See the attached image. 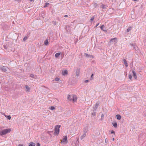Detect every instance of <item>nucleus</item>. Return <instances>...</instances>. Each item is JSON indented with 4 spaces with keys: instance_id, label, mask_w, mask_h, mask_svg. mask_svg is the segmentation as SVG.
Wrapping results in <instances>:
<instances>
[{
    "instance_id": "obj_29",
    "label": "nucleus",
    "mask_w": 146,
    "mask_h": 146,
    "mask_svg": "<svg viewBox=\"0 0 146 146\" xmlns=\"http://www.w3.org/2000/svg\"><path fill=\"white\" fill-rule=\"evenodd\" d=\"M98 6V4L97 3H94L93 4V7L94 8H96Z\"/></svg>"
},
{
    "instance_id": "obj_23",
    "label": "nucleus",
    "mask_w": 146,
    "mask_h": 146,
    "mask_svg": "<svg viewBox=\"0 0 146 146\" xmlns=\"http://www.w3.org/2000/svg\"><path fill=\"white\" fill-rule=\"evenodd\" d=\"M30 76L31 77L34 78H35L36 77V76H35L33 74H31L30 75Z\"/></svg>"
},
{
    "instance_id": "obj_13",
    "label": "nucleus",
    "mask_w": 146,
    "mask_h": 146,
    "mask_svg": "<svg viewBox=\"0 0 146 146\" xmlns=\"http://www.w3.org/2000/svg\"><path fill=\"white\" fill-rule=\"evenodd\" d=\"M132 73H133V76L134 78L135 79H137V77L136 74V73L134 71H133Z\"/></svg>"
},
{
    "instance_id": "obj_11",
    "label": "nucleus",
    "mask_w": 146,
    "mask_h": 146,
    "mask_svg": "<svg viewBox=\"0 0 146 146\" xmlns=\"http://www.w3.org/2000/svg\"><path fill=\"white\" fill-rule=\"evenodd\" d=\"M99 102H97L96 103V105H95V107H94V108L95 110H96L98 108V107L99 106Z\"/></svg>"
},
{
    "instance_id": "obj_38",
    "label": "nucleus",
    "mask_w": 146,
    "mask_h": 146,
    "mask_svg": "<svg viewBox=\"0 0 146 146\" xmlns=\"http://www.w3.org/2000/svg\"><path fill=\"white\" fill-rule=\"evenodd\" d=\"M108 142V140L107 138H106L105 141V143H107Z\"/></svg>"
},
{
    "instance_id": "obj_35",
    "label": "nucleus",
    "mask_w": 146,
    "mask_h": 146,
    "mask_svg": "<svg viewBox=\"0 0 146 146\" xmlns=\"http://www.w3.org/2000/svg\"><path fill=\"white\" fill-rule=\"evenodd\" d=\"M111 134H114V135H115V132L114 131L112 130L111 132Z\"/></svg>"
},
{
    "instance_id": "obj_8",
    "label": "nucleus",
    "mask_w": 146,
    "mask_h": 146,
    "mask_svg": "<svg viewBox=\"0 0 146 146\" xmlns=\"http://www.w3.org/2000/svg\"><path fill=\"white\" fill-rule=\"evenodd\" d=\"M80 69H77L76 70V76H79L80 74Z\"/></svg>"
},
{
    "instance_id": "obj_47",
    "label": "nucleus",
    "mask_w": 146,
    "mask_h": 146,
    "mask_svg": "<svg viewBox=\"0 0 146 146\" xmlns=\"http://www.w3.org/2000/svg\"><path fill=\"white\" fill-rule=\"evenodd\" d=\"M112 140H113V141H114V138H113V139H112Z\"/></svg>"
},
{
    "instance_id": "obj_40",
    "label": "nucleus",
    "mask_w": 146,
    "mask_h": 146,
    "mask_svg": "<svg viewBox=\"0 0 146 146\" xmlns=\"http://www.w3.org/2000/svg\"><path fill=\"white\" fill-rule=\"evenodd\" d=\"M36 146H40V144L38 143H37Z\"/></svg>"
},
{
    "instance_id": "obj_31",
    "label": "nucleus",
    "mask_w": 146,
    "mask_h": 146,
    "mask_svg": "<svg viewBox=\"0 0 146 146\" xmlns=\"http://www.w3.org/2000/svg\"><path fill=\"white\" fill-rule=\"evenodd\" d=\"M94 74H92L91 76V77L90 78V80H92L93 79V76H94Z\"/></svg>"
},
{
    "instance_id": "obj_20",
    "label": "nucleus",
    "mask_w": 146,
    "mask_h": 146,
    "mask_svg": "<svg viewBox=\"0 0 146 146\" xmlns=\"http://www.w3.org/2000/svg\"><path fill=\"white\" fill-rule=\"evenodd\" d=\"M112 124L114 127H116L117 126V124L116 122L113 123Z\"/></svg>"
},
{
    "instance_id": "obj_21",
    "label": "nucleus",
    "mask_w": 146,
    "mask_h": 146,
    "mask_svg": "<svg viewBox=\"0 0 146 146\" xmlns=\"http://www.w3.org/2000/svg\"><path fill=\"white\" fill-rule=\"evenodd\" d=\"M132 28V27H129L128 28L127 30V32L128 33L131 30Z\"/></svg>"
},
{
    "instance_id": "obj_18",
    "label": "nucleus",
    "mask_w": 146,
    "mask_h": 146,
    "mask_svg": "<svg viewBox=\"0 0 146 146\" xmlns=\"http://www.w3.org/2000/svg\"><path fill=\"white\" fill-rule=\"evenodd\" d=\"M101 7H102L103 9H106V5H104V4H102L101 5Z\"/></svg>"
},
{
    "instance_id": "obj_25",
    "label": "nucleus",
    "mask_w": 146,
    "mask_h": 146,
    "mask_svg": "<svg viewBox=\"0 0 146 146\" xmlns=\"http://www.w3.org/2000/svg\"><path fill=\"white\" fill-rule=\"evenodd\" d=\"M26 88L27 89V91H29L30 90V88L28 86L26 85L25 86Z\"/></svg>"
},
{
    "instance_id": "obj_49",
    "label": "nucleus",
    "mask_w": 146,
    "mask_h": 146,
    "mask_svg": "<svg viewBox=\"0 0 146 146\" xmlns=\"http://www.w3.org/2000/svg\"><path fill=\"white\" fill-rule=\"evenodd\" d=\"M145 115L146 116V115Z\"/></svg>"
},
{
    "instance_id": "obj_32",
    "label": "nucleus",
    "mask_w": 146,
    "mask_h": 146,
    "mask_svg": "<svg viewBox=\"0 0 146 146\" xmlns=\"http://www.w3.org/2000/svg\"><path fill=\"white\" fill-rule=\"evenodd\" d=\"M128 78L130 80H131L132 79V76L131 75H129L128 76Z\"/></svg>"
},
{
    "instance_id": "obj_27",
    "label": "nucleus",
    "mask_w": 146,
    "mask_h": 146,
    "mask_svg": "<svg viewBox=\"0 0 146 146\" xmlns=\"http://www.w3.org/2000/svg\"><path fill=\"white\" fill-rule=\"evenodd\" d=\"M49 5L48 3H45V5L44 6V7H47Z\"/></svg>"
},
{
    "instance_id": "obj_42",
    "label": "nucleus",
    "mask_w": 146,
    "mask_h": 146,
    "mask_svg": "<svg viewBox=\"0 0 146 146\" xmlns=\"http://www.w3.org/2000/svg\"><path fill=\"white\" fill-rule=\"evenodd\" d=\"M86 132H87V131H86V130H84V133H86Z\"/></svg>"
},
{
    "instance_id": "obj_6",
    "label": "nucleus",
    "mask_w": 146,
    "mask_h": 146,
    "mask_svg": "<svg viewBox=\"0 0 146 146\" xmlns=\"http://www.w3.org/2000/svg\"><path fill=\"white\" fill-rule=\"evenodd\" d=\"M101 29L103 31L106 32L107 31V30L106 29V28L105 27L104 25H102L100 27Z\"/></svg>"
},
{
    "instance_id": "obj_1",
    "label": "nucleus",
    "mask_w": 146,
    "mask_h": 146,
    "mask_svg": "<svg viewBox=\"0 0 146 146\" xmlns=\"http://www.w3.org/2000/svg\"><path fill=\"white\" fill-rule=\"evenodd\" d=\"M11 131L10 129H4L0 131V134L1 135H5L7 133H9Z\"/></svg>"
},
{
    "instance_id": "obj_7",
    "label": "nucleus",
    "mask_w": 146,
    "mask_h": 146,
    "mask_svg": "<svg viewBox=\"0 0 146 146\" xmlns=\"http://www.w3.org/2000/svg\"><path fill=\"white\" fill-rule=\"evenodd\" d=\"M130 45L132 46L133 47V49H134L136 50H138V48L137 46L134 44H130Z\"/></svg>"
},
{
    "instance_id": "obj_15",
    "label": "nucleus",
    "mask_w": 146,
    "mask_h": 146,
    "mask_svg": "<svg viewBox=\"0 0 146 146\" xmlns=\"http://www.w3.org/2000/svg\"><path fill=\"white\" fill-rule=\"evenodd\" d=\"M123 62H124V64L126 67L128 66V64L127 62V61L125 59H123Z\"/></svg>"
},
{
    "instance_id": "obj_14",
    "label": "nucleus",
    "mask_w": 146,
    "mask_h": 146,
    "mask_svg": "<svg viewBox=\"0 0 146 146\" xmlns=\"http://www.w3.org/2000/svg\"><path fill=\"white\" fill-rule=\"evenodd\" d=\"M3 115L9 120H10L11 119V117L10 115H5L4 113H3Z\"/></svg>"
},
{
    "instance_id": "obj_19",
    "label": "nucleus",
    "mask_w": 146,
    "mask_h": 146,
    "mask_svg": "<svg viewBox=\"0 0 146 146\" xmlns=\"http://www.w3.org/2000/svg\"><path fill=\"white\" fill-rule=\"evenodd\" d=\"M60 53L58 52L56 53L55 55V56L56 58H58L60 55Z\"/></svg>"
},
{
    "instance_id": "obj_36",
    "label": "nucleus",
    "mask_w": 146,
    "mask_h": 146,
    "mask_svg": "<svg viewBox=\"0 0 146 146\" xmlns=\"http://www.w3.org/2000/svg\"><path fill=\"white\" fill-rule=\"evenodd\" d=\"M96 112H93L92 113V115L93 116H95L96 115Z\"/></svg>"
},
{
    "instance_id": "obj_39",
    "label": "nucleus",
    "mask_w": 146,
    "mask_h": 146,
    "mask_svg": "<svg viewBox=\"0 0 146 146\" xmlns=\"http://www.w3.org/2000/svg\"><path fill=\"white\" fill-rule=\"evenodd\" d=\"M89 82V80H85L84 81L86 83H87V82Z\"/></svg>"
},
{
    "instance_id": "obj_28",
    "label": "nucleus",
    "mask_w": 146,
    "mask_h": 146,
    "mask_svg": "<svg viewBox=\"0 0 146 146\" xmlns=\"http://www.w3.org/2000/svg\"><path fill=\"white\" fill-rule=\"evenodd\" d=\"M28 38V36H26L25 37L23 38V41H25L26 40H27Z\"/></svg>"
},
{
    "instance_id": "obj_3",
    "label": "nucleus",
    "mask_w": 146,
    "mask_h": 146,
    "mask_svg": "<svg viewBox=\"0 0 146 146\" xmlns=\"http://www.w3.org/2000/svg\"><path fill=\"white\" fill-rule=\"evenodd\" d=\"M61 142L64 143H67L68 142L67 137V136L64 137V138H63L61 140Z\"/></svg>"
},
{
    "instance_id": "obj_45",
    "label": "nucleus",
    "mask_w": 146,
    "mask_h": 146,
    "mask_svg": "<svg viewBox=\"0 0 146 146\" xmlns=\"http://www.w3.org/2000/svg\"><path fill=\"white\" fill-rule=\"evenodd\" d=\"M64 17H68V15H64Z\"/></svg>"
},
{
    "instance_id": "obj_5",
    "label": "nucleus",
    "mask_w": 146,
    "mask_h": 146,
    "mask_svg": "<svg viewBox=\"0 0 146 146\" xmlns=\"http://www.w3.org/2000/svg\"><path fill=\"white\" fill-rule=\"evenodd\" d=\"M0 69L4 72H6L7 71L6 67L3 66H1Z\"/></svg>"
},
{
    "instance_id": "obj_48",
    "label": "nucleus",
    "mask_w": 146,
    "mask_h": 146,
    "mask_svg": "<svg viewBox=\"0 0 146 146\" xmlns=\"http://www.w3.org/2000/svg\"><path fill=\"white\" fill-rule=\"evenodd\" d=\"M134 0V1H137V0Z\"/></svg>"
},
{
    "instance_id": "obj_16",
    "label": "nucleus",
    "mask_w": 146,
    "mask_h": 146,
    "mask_svg": "<svg viewBox=\"0 0 146 146\" xmlns=\"http://www.w3.org/2000/svg\"><path fill=\"white\" fill-rule=\"evenodd\" d=\"M117 118L118 120H120L121 118V116L119 114H117L116 115Z\"/></svg>"
},
{
    "instance_id": "obj_4",
    "label": "nucleus",
    "mask_w": 146,
    "mask_h": 146,
    "mask_svg": "<svg viewBox=\"0 0 146 146\" xmlns=\"http://www.w3.org/2000/svg\"><path fill=\"white\" fill-rule=\"evenodd\" d=\"M117 38H114L111 39L110 41V43L111 44H113L114 42H116L117 41Z\"/></svg>"
},
{
    "instance_id": "obj_2",
    "label": "nucleus",
    "mask_w": 146,
    "mask_h": 146,
    "mask_svg": "<svg viewBox=\"0 0 146 146\" xmlns=\"http://www.w3.org/2000/svg\"><path fill=\"white\" fill-rule=\"evenodd\" d=\"M61 127L60 125H57L55 126L54 129V134L55 135H58L59 133V129Z\"/></svg>"
},
{
    "instance_id": "obj_43",
    "label": "nucleus",
    "mask_w": 146,
    "mask_h": 146,
    "mask_svg": "<svg viewBox=\"0 0 146 146\" xmlns=\"http://www.w3.org/2000/svg\"><path fill=\"white\" fill-rule=\"evenodd\" d=\"M7 46H4V48L5 49H7Z\"/></svg>"
},
{
    "instance_id": "obj_41",
    "label": "nucleus",
    "mask_w": 146,
    "mask_h": 146,
    "mask_svg": "<svg viewBox=\"0 0 146 146\" xmlns=\"http://www.w3.org/2000/svg\"><path fill=\"white\" fill-rule=\"evenodd\" d=\"M104 117V115L103 114H102L101 115L102 118Z\"/></svg>"
},
{
    "instance_id": "obj_22",
    "label": "nucleus",
    "mask_w": 146,
    "mask_h": 146,
    "mask_svg": "<svg viewBox=\"0 0 146 146\" xmlns=\"http://www.w3.org/2000/svg\"><path fill=\"white\" fill-rule=\"evenodd\" d=\"M35 144L33 142L30 143H29V146H35Z\"/></svg>"
},
{
    "instance_id": "obj_26",
    "label": "nucleus",
    "mask_w": 146,
    "mask_h": 146,
    "mask_svg": "<svg viewBox=\"0 0 146 146\" xmlns=\"http://www.w3.org/2000/svg\"><path fill=\"white\" fill-rule=\"evenodd\" d=\"M85 56L87 57H91L92 56L90 55H89L87 53H85Z\"/></svg>"
},
{
    "instance_id": "obj_12",
    "label": "nucleus",
    "mask_w": 146,
    "mask_h": 146,
    "mask_svg": "<svg viewBox=\"0 0 146 146\" xmlns=\"http://www.w3.org/2000/svg\"><path fill=\"white\" fill-rule=\"evenodd\" d=\"M62 74L64 76L68 74V71L67 70H64L62 72Z\"/></svg>"
},
{
    "instance_id": "obj_9",
    "label": "nucleus",
    "mask_w": 146,
    "mask_h": 146,
    "mask_svg": "<svg viewBox=\"0 0 146 146\" xmlns=\"http://www.w3.org/2000/svg\"><path fill=\"white\" fill-rule=\"evenodd\" d=\"M73 98L72 99V100L73 102H76L77 100V97L76 95L73 96Z\"/></svg>"
},
{
    "instance_id": "obj_34",
    "label": "nucleus",
    "mask_w": 146,
    "mask_h": 146,
    "mask_svg": "<svg viewBox=\"0 0 146 146\" xmlns=\"http://www.w3.org/2000/svg\"><path fill=\"white\" fill-rule=\"evenodd\" d=\"M55 80L56 81H58L59 80V78H56L55 79Z\"/></svg>"
},
{
    "instance_id": "obj_17",
    "label": "nucleus",
    "mask_w": 146,
    "mask_h": 146,
    "mask_svg": "<svg viewBox=\"0 0 146 146\" xmlns=\"http://www.w3.org/2000/svg\"><path fill=\"white\" fill-rule=\"evenodd\" d=\"M86 133H84V134L83 135H82L81 136V137H80L81 139V140L83 139L86 136Z\"/></svg>"
},
{
    "instance_id": "obj_30",
    "label": "nucleus",
    "mask_w": 146,
    "mask_h": 146,
    "mask_svg": "<svg viewBox=\"0 0 146 146\" xmlns=\"http://www.w3.org/2000/svg\"><path fill=\"white\" fill-rule=\"evenodd\" d=\"M50 109L51 110H55V108L54 107L52 106H51Z\"/></svg>"
},
{
    "instance_id": "obj_10",
    "label": "nucleus",
    "mask_w": 146,
    "mask_h": 146,
    "mask_svg": "<svg viewBox=\"0 0 146 146\" xmlns=\"http://www.w3.org/2000/svg\"><path fill=\"white\" fill-rule=\"evenodd\" d=\"M73 98V96L68 95V96L67 99L68 100L70 101L72 100V99Z\"/></svg>"
},
{
    "instance_id": "obj_37",
    "label": "nucleus",
    "mask_w": 146,
    "mask_h": 146,
    "mask_svg": "<svg viewBox=\"0 0 146 146\" xmlns=\"http://www.w3.org/2000/svg\"><path fill=\"white\" fill-rule=\"evenodd\" d=\"M94 19V17H92L91 19H90V20L91 21H93Z\"/></svg>"
},
{
    "instance_id": "obj_46",
    "label": "nucleus",
    "mask_w": 146,
    "mask_h": 146,
    "mask_svg": "<svg viewBox=\"0 0 146 146\" xmlns=\"http://www.w3.org/2000/svg\"><path fill=\"white\" fill-rule=\"evenodd\" d=\"M18 146H23V145H21V144H19L18 145Z\"/></svg>"
},
{
    "instance_id": "obj_33",
    "label": "nucleus",
    "mask_w": 146,
    "mask_h": 146,
    "mask_svg": "<svg viewBox=\"0 0 146 146\" xmlns=\"http://www.w3.org/2000/svg\"><path fill=\"white\" fill-rule=\"evenodd\" d=\"M52 23L54 25H56V22L55 21H52Z\"/></svg>"
},
{
    "instance_id": "obj_24",
    "label": "nucleus",
    "mask_w": 146,
    "mask_h": 146,
    "mask_svg": "<svg viewBox=\"0 0 146 146\" xmlns=\"http://www.w3.org/2000/svg\"><path fill=\"white\" fill-rule=\"evenodd\" d=\"M48 43V41L47 39L44 42V44L47 45Z\"/></svg>"
},
{
    "instance_id": "obj_44",
    "label": "nucleus",
    "mask_w": 146,
    "mask_h": 146,
    "mask_svg": "<svg viewBox=\"0 0 146 146\" xmlns=\"http://www.w3.org/2000/svg\"><path fill=\"white\" fill-rule=\"evenodd\" d=\"M99 23L97 24L96 26V27H97L99 25Z\"/></svg>"
}]
</instances>
